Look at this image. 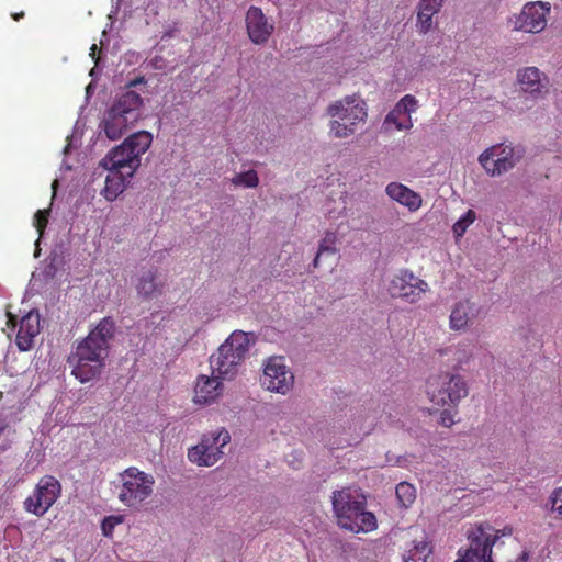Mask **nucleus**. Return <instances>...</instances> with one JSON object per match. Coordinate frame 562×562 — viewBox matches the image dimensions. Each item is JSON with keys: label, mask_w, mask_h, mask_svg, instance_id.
<instances>
[{"label": "nucleus", "mask_w": 562, "mask_h": 562, "mask_svg": "<svg viewBox=\"0 0 562 562\" xmlns=\"http://www.w3.org/2000/svg\"><path fill=\"white\" fill-rule=\"evenodd\" d=\"M142 97L132 90L120 94L105 111L101 127L109 139L121 138L140 119Z\"/></svg>", "instance_id": "7ed1b4c3"}, {"label": "nucleus", "mask_w": 562, "mask_h": 562, "mask_svg": "<svg viewBox=\"0 0 562 562\" xmlns=\"http://www.w3.org/2000/svg\"><path fill=\"white\" fill-rule=\"evenodd\" d=\"M454 562H457V560Z\"/></svg>", "instance_id": "a18cd8bd"}, {"label": "nucleus", "mask_w": 562, "mask_h": 562, "mask_svg": "<svg viewBox=\"0 0 562 562\" xmlns=\"http://www.w3.org/2000/svg\"><path fill=\"white\" fill-rule=\"evenodd\" d=\"M231 441L229 432L222 428L216 434L204 436L200 443L188 451V458L200 467H211L223 456V448Z\"/></svg>", "instance_id": "ddd939ff"}, {"label": "nucleus", "mask_w": 562, "mask_h": 562, "mask_svg": "<svg viewBox=\"0 0 562 562\" xmlns=\"http://www.w3.org/2000/svg\"><path fill=\"white\" fill-rule=\"evenodd\" d=\"M153 136L149 132L139 131L111 149L100 161V167L108 171L105 177L103 196L114 201L125 189L128 180L140 166V157L150 147Z\"/></svg>", "instance_id": "f257e3e1"}, {"label": "nucleus", "mask_w": 562, "mask_h": 562, "mask_svg": "<svg viewBox=\"0 0 562 562\" xmlns=\"http://www.w3.org/2000/svg\"><path fill=\"white\" fill-rule=\"evenodd\" d=\"M476 216L472 210H469L459 218V237L465 232L467 227L475 221Z\"/></svg>", "instance_id": "c9c22d12"}, {"label": "nucleus", "mask_w": 562, "mask_h": 562, "mask_svg": "<svg viewBox=\"0 0 562 562\" xmlns=\"http://www.w3.org/2000/svg\"><path fill=\"white\" fill-rule=\"evenodd\" d=\"M544 508L553 519L562 522V486L552 490Z\"/></svg>", "instance_id": "a878e982"}, {"label": "nucleus", "mask_w": 562, "mask_h": 562, "mask_svg": "<svg viewBox=\"0 0 562 562\" xmlns=\"http://www.w3.org/2000/svg\"><path fill=\"white\" fill-rule=\"evenodd\" d=\"M491 525L479 522L464 527V533L469 542L468 548L459 562H493V539L490 537Z\"/></svg>", "instance_id": "9b49d317"}, {"label": "nucleus", "mask_w": 562, "mask_h": 562, "mask_svg": "<svg viewBox=\"0 0 562 562\" xmlns=\"http://www.w3.org/2000/svg\"><path fill=\"white\" fill-rule=\"evenodd\" d=\"M232 182L234 186H241L245 188H256L259 183V178L254 169L237 173Z\"/></svg>", "instance_id": "c756f323"}, {"label": "nucleus", "mask_w": 562, "mask_h": 562, "mask_svg": "<svg viewBox=\"0 0 562 562\" xmlns=\"http://www.w3.org/2000/svg\"><path fill=\"white\" fill-rule=\"evenodd\" d=\"M55 186H57V180H54L53 188H55Z\"/></svg>", "instance_id": "c03bdc74"}, {"label": "nucleus", "mask_w": 562, "mask_h": 562, "mask_svg": "<svg viewBox=\"0 0 562 562\" xmlns=\"http://www.w3.org/2000/svg\"><path fill=\"white\" fill-rule=\"evenodd\" d=\"M53 562H66L63 558H55Z\"/></svg>", "instance_id": "37998d69"}, {"label": "nucleus", "mask_w": 562, "mask_h": 562, "mask_svg": "<svg viewBox=\"0 0 562 562\" xmlns=\"http://www.w3.org/2000/svg\"><path fill=\"white\" fill-rule=\"evenodd\" d=\"M248 334L235 330L210 358L213 373L222 380H232L238 373L249 350Z\"/></svg>", "instance_id": "20e7f679"}, {"label": "nucleus", "mask_w": 562, "mask_h": 562, "mask_svg": "<svg viewBox=\"0 0 562 562\" xmlns=\"http://www.w3.org/2000/svg\"><path fill=\"white\" fill-rule=\"evenodd\" d=\"M294 375L282 357L268 359L260 378L262 387L270 392L286 394L293 386Z\"/></svg>", "instance_id": "4468645a"}, {"label": "nucleus", "mask_w": 562, "mask_h": 562, "mask_svg": "<svg viewBox=\"0 0 562 562\" xmlns=\"http://www.w3.org/2000/svg\"><path fill=\"white\" fill-rule=\"evenodd\" d=\"M431 553V546L427 541H420L407 550L404 555V562H428V558Z\"/></svg>", "instance_id": "393cba45"}, {"label": "nucleus", "mask_w": 562, "mask_h": 562, "mask_svg": "<svg viewBox=\"0 0 562 562\" xmlns=\"http://www.w3.org/2000/svg\"><path fill=\"white\" fill-rule=\"evenodd\" d=\"M50 209L38 210L34 215V226L38 233V239L44 235L45 228L48 224Z\"/></svg>", "instance_id": "2f4dec72"}, {"label": "nucleus", "mask_w": 562, "mask_h": 562, "mask_svg": "<svg viewBox=\"0 0 562 562\" xmlns=\"http://www.w3.org/2000/svg\"><path fill=\"white\" fill-rule=\"evenodd\" d=\"M123 521L122 516H106L101 524L102 533L105 537H111L114 528Z\"/></svg>", "instance_id": "473e14b6"}, {"label": "nucleus", "mask_w": 562, "mask_h": 562, "mask_svg": "<svg viewBox=\"0 0 562 562\" xmlns=\"http://www.w3.org/2000/svg\"><path fill=\"white\" fill-rule=\"evenodd\" d=\"M460 507L470 506L468 509L463 510L464 515L470 514L473 507H477L483 505L484 497L481 492H471L469 494L462 495L459 497Z\"/></svg>", "instance_id": "7c9ffc66"}, {"label": "nucleus", "mask_w": 562, "mask_h": 562, "mask_svg": "<svg viewBox=\"0 0 562 562\" xmlns=\"http://www.w3.org/2000/svg\"><path fill=\"white\" fill-rule=\"evenodd\" d=\"M327 114L330 116L329 132L336 138L353 135L368 116L364 101L356 95L335 101L327 108Z\"/></svg>", "instance_id": "39448f33"}, {"label": "nucleus", "mask_w": 562, "mask_h": 562, "mask_svg": "<svg viewBox=\"0 0 562 562\" xmlns=\"http://www.w3.org/2000/svg\"><path fill=\"white\" fill-rule=\"evenodd\" d=\"M479 313L480 307L470 301L459 304V328L476 318Z\"/></svg>", "instance_id": "c85d7f7f"}, {"label": "nucleus", "mask_w": 562, "mask_h": 562, "mask_svg": "<svg viewBox=\"0 0 562 562\" xmlns=\"http://www.w3.org/2000/svg\"><path fill=\"white\" fill-rule=\"evenodd\" d=\"M162 288L164 283L156 281V271L153 270L144 272L136 285L138 294L145 299L161 294Z\"/></svg>", "instance_id": "5701e85b"}, {"label": "nucleus", "mask_w": 562, "mask_h": 562, "mask_svg": "<svg viewBox=\"0 0 562 562\" xmlns=\"http://www.w3.org/2000/svg\"><path fill=\"white\" fill-rule=\"evenodd\" d=\"M395 494L398 503L403 507H408L416 498V488L411 483L401 482L396 485Z\"/></svg>", "instance_id": "cd10ccee"}, {"label": "nucleus", "mask_w": 562, "mask_h": 562, "mask_svg": "<svg viewBox=\"0 0 562 562\" xmlns=\"http://www.w3.org/2000/svg\"><path fill=\"white\" fill-rule=\"evenodd\" d=\"M443 0H420L418 3L416 27L420 34H426L432 26V16L439 12Z\"/></svg>", "instance_id": "4be33fe9"}, {"label": "nucleus", "mask_w": 562, "mask_h": 562, "mask_svg": "<svg viewBox=\"0 0 562 562\" xmlns=\"http://www.w3.org/2000/svg\"><path fill=\"white\" fill-rule=\"evenodd\" d=\"M115 333V323L111 317L102 318L99 324L89 333V337H93L98 344L103 342V346L109 348V341L113 338Z\"/></svg>", "instance_id": "b1692460"}, {"label": "nucleus", "mask_w": 562, "mask_h": 562, "mask_svg": "<svg viewBox=\"0 0 562 562\" xmlns=\"http://www.w3.org/2000/svg\"><path fill=\"white\" fill-rule=\"evenodd\" d=\"M454 376V373L447 372L445 374L430 376L426 383V392L430 402L438 407L448 405V408H443L440 414L439 423L445 427H451L454 424L453 414L450 409L453 407L452 404L456 398L452 386Z\"/></svg>", "instance_id": "9d476101"}, {"label": "nucleus", "mask_w": 562, "mask_h": 562, "mask_svg": "<svg viewBox=\"0 0 562 562\" xmlns=\"http://www.w3.org/2000/svg\"><path fill=\"white\" fill-rule=\"evenodd\" d=\"M549 77L536 66L521 67L516 71V85L527 100H539L549 90Z\"/></svg>", "instance_id": "2eb2a0df"}, {"label": "nucleus", "mask_w": 562, "mask_h": 562, "mask_svg": "<svg viewBox=\"0 0 562 562\" xmlns=\"http://www.w3.org/2000/svg\"><path fill=\"white\" fill-rule=\"evenodd\" d=\"M428 291V283L407 270H400L389 285L391 296L403 299L408 303L418 302Z\"/></svg>", "instance_id": "dca6fc26"}, {"label": "nucleus", "mask_w": 562, "mask_h": 562, "mask_svg": "<svg viewBox=\"0 0 562 562\" xmlns=\"http://www.w3.org/2000/svg\"><path fill=\"white\" fill-rule=\"evenodd\" d=\"M154 484L153 475L131 467L119 474L115 493L123 505L137 507L153 494Z\"/></svg>", "instance_id": "0eeeda50"}, {"label": "nucleus", "mask_w": 562, "mask_h": 562, "mask_svg": "<svg viewBox=\"0 0 562 562\" xmlns=\"http://www.w3.org/2000/svg\"><path fill=\"white\" fill-rule=\"evenodd\" d=\"M145 82V79L144 77H138L134 80H132L130 83H128V87H135L136 85L138 83H144Z\"/></svg>", "instance_id": "4c0bfd02"}, {"label": "nucleus", "mask_w": 562, "mask_h": 562, "mask_svg": "<svg viewBox=\"0 0 562 562\" xmlns=\"http://www.w3.org/2000/svg\"><path fill=\"white\" fill-rule=\"evenodd\" d=\"M245 22L248 37L256 45L266 44L274 31L273 23L268 20L259 7H249Z\"/></svg>", "instance_id": "f3484780"}, {"label": "nucleus", "mask_w": 562, "mask_h": 562, "mask_svg": "<svg viewBox=\"0 0 562 562\" xmlns=\"http://www.w3.org/2000/svg\"><path fill=\"white\" fill-rule=\"evenodd\" d=\"M417 100L412 94L404 95L395 106L386 114L383 121V128L391 131L409 130L413 126L411 113L417 109Z\"/></svg>", "instance_id": "a211bd4d"}, {"label": "nucleus", "mask_w": 562, "mask_h": 562, "mask_svg": "<svg viewBox=\"0 0 562 562\" xmlns=\"http://www.w3.org/2000/svg\"><path fill=\"white\" fill-rule=\"evenodd\" d=\"M61 483L54 475H44L24 499L23 508L29 514L43 517L61 496Z\"/></svg>", "instance_id": "6e6552de"}, {"label": "nucleus", "mask_w": 562, "mask_h": 562, "mask_svg": "<svg viewBox=\"0 0 562 562\" xmlns=\"http://www.w3.org/2000/svg\"><path fill=\"white\" fill-rule=\"evenodd\" d=\"M385 191L392 200L407 206L411 211H416L422 205L420 195L402 183L392 182L387 184Z\"/></svg>", "instance_id": "412c9836"}, {"label": "nucleus", "mask_w": 562, "mask_h": 562, "mask_svg": "<svg viewBox=\"0 0 562 562\" xmlns=\"http://www.w3.org/2000/svg\"><path fill=\"white\" fill-rule=\"evenodd\" d=\"M336 243H337V234L334 232H326L325 236L323 237V239L319 243V248L316 254V257L314 258V261H313L314 268L318 267L319 258L323 254H325V252H328L331 255L336 254V251H337L336 246H335Z\"/></svg>", "instance_id": "bb28decb"}, {"label": "nucleus", "mask_w": 562, "mask_h": 562, "mask_svg": "<svg viewBox=\"0 0 562 562\" xmlns=\"http://www.w3.org/2000/svg\"><path fill=\"white\" fill-rule=\"evenodd\" d=\"M488 532L490 537L493 539V544H495L501 538L510 537L513 535V527L507 525L501 529H495L491 525V530H488Z\"/></svg>", "instance_id": "f704fd0d"}, {"label": "nucleus", "mask_w": 562, "mask_h": 562, "mask_svg": "<svg viewBox=\"0 0 562 562\" xmlns=\"http://www.w3.org/2000/svg\"><path fill=\"white\" fill-rule=\"evenodd\" d=\"M40 315L30 312L19 322V330L16 333V346L22 351H27L33 346V340L40 333Z\"/></svg>", "instance_id": "aec40b11"}, {"label": "nucleus", "mask_w": 562, "mask_h": 562, "mask_svg": "<svg viewBox=\"0 0 562 562\" xmlns=\"http://www.w3.org/2000/svg\"><path fill=\"white\" fill-rule=\"evenodd\" d=\"M458 392H459V398H460L462 395H467V394H468V390H467L465 387H463L460 383H459Z\"/></svg>", "instance_id": "ea45409f"}, {"label": "nucleus", "mask_w": 562, "mask_h": 562, "mask_svg": "<svg viewBox=\"0 0 562 562\" xmlns=\"http://www.w3.org/2000/svg\"><path fill=\"white\" fill-rule=\"evenodd\" d=\"M522 156L524 149L520 146L496 144L479 156V162L490 176L495 177L513 169Z\"/></svg>", "instance_id": "1a4fd4ad"}, {"label": "nucleus", "mask_w": 562, "mask_h": 562, "mask_svg": "<svg viewBox=\"0 0 562 562\" xmlns=\"http://www.w3.org/2000/svg\"><path fill=\"white\" fill-rule=\"evenodd\" d=\"M11 16L13 20L19 21L20 19H22L24 16V12L21 11L19 13H12Z\"/></svg>", "instance_id": "a19ab883"}, {"label": "nucleus", "mask_w": 562, "mask_h": 562, "mask_svg": "<svg viewBox=\"0 0 562 562\" xmlns=\"http://www.w3.org/2000/svg\"><path fill=\"white\" fill-rule=\"evenodd\" d=\"M106 355L108 348L103 342L98 344L93 337L87 336L68 357L71 374L81 383L91 381L100 373Z\"/></svg>", "instance_id": "423d86ee"}, {"label": "nucleus", "mask_w": 562, "mask_h": 562, "mask_svg": "<svg viewBox=\"0 0 562 562\" xmlns=\"http://www.w3.org/2000/svg\"><path fill=\"white\" fill-rule=\"evenodd\" d=\"M97 49H98L97 45L92 44V46L90 47V56L94 59L95 65L98 64V58H95Z\"/></svg>", "instance_id": "58836bf2"}, {"label": "nucleus", "mask_w": 562, "mask_h": 562, "mask_svg": "<svg viewBox=\"0 0 562 562\" xmlns=\"http://www.w3.org/2000/svg\"><path fill=\"white\" fill-rule=\"evenodd\" d=\"M457 310H452L450 314V326L451 328H457V316H456Z\"/></svg>", "instance_id": "e433bc0d"}, {"label": "nucleus", "mask_w": 562, "mask_h": 562, "mask_svg": "<svg viewBox=\"0 0 562 562\" xmlns=\"http://www.w3.org/2000/svg\"><path fill=\"white\" fill-rule=\"evenodd\" d=\"M551 4L546 1H531L524 4L518 14H514L509 22L513 30L529 34L543 32L548 24Z\"/></svg>", "instance_id": "f8f14e48"}, {"label": "nucleus", "mask_w": 562, "mask_h": 562, "mask_svg": "<svg viewBox=\"0 0 562 562\" xmlns=\"http://www.w3.org/2000/svg\"><path fill=\"white\" fill-rule=\"evenodd\" d=\"M451 229H452V233H453L454 235H457V223H454V224L452 225Z\"/></svg>", "instance_id": "79ce46f5"}, {"label": "nucleus", "mask_w": 562, "mask_h": 562, "mask_svg": "<svg viewBox=\"0 0 562 562\" xmlns=\"http://www.w3.org/2000/svg\"><path fill=\"white\" fill-rule=\"evenodd\" d=\"M366 497L358 490L346 487L333 494V507L341 528L369 532L376 528L375 516L366 510Z\"/></svg>", "instance_id": "f03ea898"}, {"label": "nucleus", "mask_w": 562, "mask_h": 562, "mask_svg": "<svg viewBox=\"0 0 562 562\" xmlns=\"http://www.w3.org/2000/svg\"><path fill=\"white\" fill-rule=\"evenodd\" d=\"M10 427L4 420L0 422V452L5 451L11 446V439L9 437Z\"/></svg>", "instance_id": "72a5a7b5"}, {"label": "nucleus", "mask_w": 562, "mask_h": 562, "mask_svg": "<svg viewBox=\"0 0 562 562\" xmlns=\"http://www.w3.org/2000/svg\"><path fill=\"white\" fill-rule=\"evenodd\" d=\"M221 376H207L201 374L198 376L194 386L193 401L196 404H211L215 402L223 392V383Z\"/></svg>", "instance_id": "6ab92c4d"}]
</instances>
